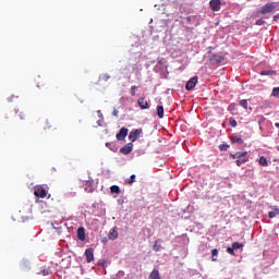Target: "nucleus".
Here are the masks:
<instances>
[{"label":"nucleus","mask_w":279,"mask_h":279,"mask_svg":"<svg viewBox=\"0 0 279 279\" xmlns=\"http://www.w3.org/2000/svg\"><path fill=\"white\" fill-rule=\"evenodd\" d=\"M250 161V157H247V151L240 153L238 160H235V165L241 167V165H245V162Z\"/></svg>","instance_id":"1"},{"label":"nucleus","mask_w":279,"mask_h":279,"mask_svg":"<svg viewBox=\"0 0 279 279\" xmlns=\"http://www.w3.org/2000/svg\"><path fill=\"white\" fill-rule=\"evenodd\" d=\"M143 134V129H136L134 131H131L129 134V141L132 143H136L138 141V136Z\"/></svg>","instance_id":"2"},{"label":"nucleus","mask_w":279,"mask_h":279,"mask_svg":"<svg viewBox=\"0 0 279 279\" xmlns=\"http://www.w3.org/2000/svg\"><path fill=\"white\" fill-rule=\"evenodd\" d=\"M209 8L213 12H219L221 10V0H210Z\"/></svg>","instance_id":"3"},{"label":"nucleus","mask_w":279,"mask_h":279,"mask_svg":"<svg viewBox=\"0 0 279 279\" xmlns=\"http://www.w3.org/2000/svg\"><path fill=\"white\" fill-rule=\"evenodd\" d=\"M276 10V5L274 3H266L260 9V14H269L270 12H274Z\"/></svg>","instance_id":"4"},{"label":"nucleus","mask_w":279,"mask_h":279,"mask_svg":"<svg viewBox=\"0 0 279 279\" xmlns=\"http://www.w3.org/2000/svg\"><path fill=\"white\" fill-rule=\"evenodd\" d=\"M34 195L35 197L45 198L47 197V190H45L43 186H37L35 187Z\"/></svg>","instance_id":"5"},{"label":"nucleus","mask_w":279,"mask_h":279,"mask_svg":"<svg viewBox=\"0 0 279 279\" xmlns=\"http://www.w3.org/2000/svg\"><path fill=\"white\" fill-rule=\"evenodd\" d=\"M137 104H138L140 108H141V110H149V102L147 101L146 97H141L137 100Z\"/></svg>","instance_id":"6"},{"label":"nucleus","mask_w":279,"mask_h":279,"mask_svg":"<svg viewBox=\"0 0 279 279\" xmlns=\"http://www.w3.org/2000/svg\"><path fill=\"white\" fill-rule=\"evenodd\" d=\"M132 149H134V144L128 143L120 149V154L128 156V154H132Z\"/></svg>","instance_id":"7"},{"label":"nucleus","mask_w":279,"mask_h":279,"mask_svg":"<svg viewBox=\"0 0 279 279\" xmlns=\"http://www.w3.org/2000/svg\"><path fill=\"white\" fill-rule=\"evenodd\" d=\"M85 256L87 263H93L95 260V250L94 248H86Z\"/></svg>","instance_id":"8"},{"label":"nucleus","mask_w":279,"mask_h":279,"mask_svg":"<svg viewBox=\"0 0 279 279\" xmlns=\"http://www.w3.org/2000/svg\"><path fill=\"white\" fill-rule=\"evenodd\" d=\"M197 76H193L190 81H187L185 88L186 90H193L195 86H197Z\"/></svg>","instance_id":"9"},{"label":"nucleus","mask_w":279,"mask_h":279,"mask_svg":"<svg viewBox=\"0 0 279 279\" xmlns=\"http://www.w3.org/2000/svg\"><path fill=\"white\" fill-rule=\"evenodd\" d=\"M128 128H122L119 133H117L116 137L117 141H125V137L128 136Z\"/></svg>","instance_id":"10"},{"label":"nucleus","mask_w":279,"mask_h":279,"mask_svg":"<svg viewBox=\"0 0 279 279\" xmlns=\"http://www.w3.org/2000/svg\"><path fill=\"white\" fill-rule=\"evenodd\" d=\"M77 239L80 241H86V230L84 229V227H80L77 229Z\"/></svg>","instance_id":"11"},{"label":"nucleus","mask_w":279,"mask_h":279,"mask_svg":"<svg viewBox=\"0 0 279 279\" xmlns=\"http://www.w3.org/2000/svg\"><path fill=\"white\" fill-rule=\"evenodd\" d=\"M210 62H214L215 64H221V62H223V57L219 54H213L210 58Z\"/></svg>","instance_id":"12"},{"label":"nucleus","mask_w":279,"mask_h":279,"mask_svg":"<svg viewBox=\"0 0 279 279\" xmlns=\"http://www.w3.org/2000/svg\"><path fill=\"white\" fill-rule=\"evenodd\" d=\"M109 239L110 241H116V239H118L119 236V231H117V228H113L110 232H109Z\"/></svg>","instance_id":"13"},{"label":"nucleus","mask_w":279,"mask_h":279,"mask_svg":"<svg viewBox=\"0 0 279 279\" xmlns=\"http://www.w3.org/2000/svg\"><path fill=\"white\" fill-rule=\"evenodd\" d=\"M231 143L238 144V145H243V138L239 137L238 135H232L231 136Z\"/></svg>","instance_id":"14"},{"label":"nucleus","mask_w":279,"mask_h":279,"mask_svg":"<svg viewBox=\"0 0 279 279\" xmlns=\"http://www.w3.org/2000/svg\"><path fill=\"white\" fill-rule=\"evenodd\" d=\"M149 278H150V279H161V278H160V271H158V269L155 268V269L150 272Z\"/></svg>","instance_id":"15"},{"label":"nucleus","mask_w":279,"mask_h":279,"mask_svg":"<svg viewBox=\"0 0 279 279\" xmlns=\"http://www.w3.org/2000/svg\"><path fill=\"white\" fill-rule=\"evenodd\" d=\"M157 117H159V119H162L165 117V107L157 106Z\"/></svg>","instance_id":"16"},{"label":"nucleus","mask_w":279,"mask_h":279,"mask_svg":"<svg viewBox=\"0 0 279 279\" xmlns=\"http://www.w3.org/2000/svg\"><path fill=\"white\" fill-rule=\"evenodd\" d=\"M85 191H86V193H93V191H95L93 189V181H86Z\"/></svg>","instance_id":"17"},{"label":"nucleus","mask_w":279,"mask_h":279,"mask_svg":"<svg viewBox=\"0 0 279 279\" xmlns=\"http://www.w3.org/2000/svg\"><path fill=\"white\" fill-rule=\"evenodd\" d=\"M258 162L262 167H269V161H267V158H265V156L259 157Z\"/></svg>","instance_id":"18"},{"label":"nucleus","mask_w":279,"mask_h":279,"mask_svg":"<svg viewBox=\"0 0 279 279\" xmlns=\"http://www.w3.org/2000/svg\"><path fill=\"white\" fill-rule=\"evenodd\" d=\"M278 215H279V209L278 208H275L272 211L268 213L269 219H274V217H278Z\"/></svg>","instance_id":"19"},{"label":"nucleus","mask_w":279,"mask_h":279,"mask_svg":"<svg viewBox=\"0 0 279 279\" xmlns=\"http://www.w3.org/2000/svg\"><path fill=\"white\" fill-rule=\"evenodd\" d=\"M153 250H154V252H160V250H162V245L160 243H158V241H155V243L153 245Z\"/></svg>","instance_id":"20"},{"label":"nucleus","mask_w":279,"mask_h":279,"mask_svg":"<svg viewBox=\"0 0 279 279\" xmlns=\"http://www.w3.org/2000/svg\"><path fill=\"white\" fill-rule=\"evenodd\" d=\"M259 75H276V71L274 70L262 71Z\"/></svg>","instance_id":"21"},{"label":"nucleus","mask_w":279,"mask_h":279,"mask_svg":"<svg viewBox=\"0 0 279 279\" xmlns=\"http://www.w3.org/2000/svg\"><path fill=\"white\" fill-rule=\"evenodd\" d=\"M110 191H111V193H116L117 195H119V193H121V189H119L118 185H112L110 187Z\"/></svg>","instance_id":"22"},{"label":"nucleus","mask_w":279,"mask_h":279,"mask_svg":"<svg viewBox=\"0 0 279 279\" xmlns=\"http://www.w3.org/2000/svg\"><path fill=\"white\" fill-rule=\"evenodd\" d=\"M125 182L126 184H134L136 182V174H132Z\"/></svg>","instance_id":"23"},{"label":"nucleus","mask_w":279,"mask_h":279,"mask_svg":"<svg viewBox=\"0 0 279 279\" xmlns=\"http://www.w3.org/2000/svg\"><path fill=\"white\" fill-rule=\"evenodd\" d=\"M219 149H220V151H228V149H230V145L221 144V145H219Z\"/></svg>","instance_id":"24"},{"label":"nucleus","mask_w":279,"mask_h":279,"mask_svg":"<svg viewBox=\"0 0 279 279\" xmlns=\"http://www.w3.org/2000/svg\"><path fill=\"white\" fill-rule=\"evenodd\" d=\"M240 106H241L242 108H244V110H247V100H246V99L240 100Z\"/></svg>","instance_id":"25"},{"label":"nucleus","mask_w":279,"mask_h":279,"mask_svg":"<svg viewBox=\"0 0 279 279\" xmlns=\"http://www.w3.org/2000/svg\"><path fill=\"white\" fill-rule=\"evenodd\" d=\"M228 110H229V112H234V110H236V104H230L229 106H228Z\"/></svg>","instance_id":"26"},{"label":"nucleus","mask_w":279,"mask_h":279,"mask_svg":"<svg viewBox=\"0 0 279 279\" xmlns=\"http://www.w3.org/2000/svg\"><path fill=\"white\" fill-rule=\"evenodd\" d=\"M229 123H230L231 128H236V125H238L236 120L234 118H230Z\"/></svg>","instance_id":"27"},{"label":"nucleus","mask_w":279,"mask_h":279,"mask_svg":"<svg viewBox=\"0 0 279 279\" xmlns=\"http://www.w3.org/2000/svg\"><path fill=\"white\" fill-rule=\"evenodd\" d=\"M232 247H233V250H241V247H243V244H241V243H239V242H234V243L232 244Z\"/></svg>","instance_id":"28"},{"label":"nucleus","mask_w":279,"mask_h":279,"mask_svg":"<svg viewBox=\"0 0 279 279\" xmlns=\"http://www.w3.org/2000/svg\"><path fill=\"white\" fill-rule=\"evenodd\" d=\"M136 88H138V87H136L135 85H133V86L131 87L130 93H131V96H132V97H135V96H136Z\"/></svg>","instance_id":"29"},{"label":"nucleus","mask_w":279,"mask_h":279,"mask_svg":"<svg viewBox=\"0 0 279 279\" xmlns=\"http://www.w3.org/2000/svg\"><path fill=\"white\" fill-rule=\"evenodd\" d=\"M106 147H109L111 149V151H117V149L114 148V144L113 143L107 142L106 143Z\"/></svg>","instance_id":"30"},{"label":"nucleus","mask_w":279,"mask_h":279,"mask_svg":"<svg viewBox=\"0 0 279 279\" xmlns=\"http://www.w3.org/2000/svg\"><path fill=\"white\" fill-rule=\"evenodd\" d=\"M100 80H101L102 82H108V80H110V74H102V75L100 76Z\"/></svg>","instance_id":"31"},{"label":"nucleus","mask_w":279,"mask_h":279,"mask_svg":"<svg viewBox=\"0 0 279 279\" xmlns=\"http://www.w3.org/2000/svg\"><path fill=\"white\" fill-rule=\"evenodd\" d=\"M272 97H279V87H275L271 93Z\"/></svg>","instance_id":"32"},{"label":"nucleus","mask_w":279,"mask_h":279,"mask_svg":"<svg viewBox=\"0 0 279 279\" xmlns=\"http://www.w3.org/2000/svg\"><path fill=\"white\" fill-rule=\"evenodd\" d=\"M240 155H241V151H238L235 154H230V157L233 158V160H239Z\"/></svg>","instance_id":"33"},{"label":"nucleus","mask_w":279,"mask_h":279,"mask_svg":"<svg viewBox=\"0 0 279 279\" xmlns=\"http://www.w3.org/2000/svg\"><path fill=\"white\" fill-rule=\"evenodd\" d=\"M227 252H228V254H231V256H234V248H233V246H228L227 247Z\"/></svg>","instance_id":"34"},{"label":"nucleus","mask_w":279,"mask_h":279,"mask_svg":"<svg viewBox=\"0 0 279 279\" xmlns=\"http://www.w3.org/2000/svg\"><path fill=\"white\" fill-rule=\"evenodd\" d=\"M219 255V251L217 248H214L211 251V256L215 257V256H218Z\"/></svg>","instance_id":"35"},{"label":"nucleus","mask_w":279,"mask_h":279,"mask_svg":"<svg viewBox=\"0 0 279 279\" xmlns=\"http://www.w3.org/2000/svg\"><path fill=\"white\" fill-rule=\"evenodd\" d=\"M112 114H113V117H119V110L114 109V110L112 111Z\"/></svg>","instance_id":"36"},{"label":"nucleus","mask_w":279,"mask_h":279,"mask_svg":"<svg viewBox=\"0 0 279 279\" xmlns=\"http://www.w3.org/2000/svg\"><path fill=\"white\" fill-rule=\"evenodd\" d=\"M50 128H51V122L47 121V122H46V129H47V130H50Z\"/></svg>","instance_id":"37"},{"label":"nucleus","mask_w":279,"mask_h":279,"mask_svg":"<svg viewBox=\"0 0 279 279\" xmlns=\"http://www.w3.org/2000/svg\"><path fill=\"white\" fill-rule=\"evenodd\" d=\"M185 21H186L187 23H191L192 17H191V16H187V17H185Z\"/></svg>","instance_id":"38"},{"label":"nucleus","mask_w":279,"mask_h":279,"mask_svg":"<svg viewBox=\"0 0 279 279\" xmlns=\"http://www.w3.org/2000/svg\"><path fill=\"white\" fill-rule=\"evenodd\" d=\"M20 119H25V114L23 112L20 113Z\"/></svg>","instance_id":"39"},{"label":"nucleus","mask_w":279,"mask_h":279,"mask_svg":"<svg viewBox=\"0 0 279 279\" xmlns=\"http://www.w3.org/2000/svg\"><path fill=\"white\" fill-rule=\"evenodd\" d=\"M275 125L279 129V123L277 122V123H275Z\"/></svg>","instance_id":"40"},{"label":"nucleus","mask_w":279,"mask_h":279,"mask_svg":"<svg viewBox=\"0 0 279 279\" xmlns=\"http://www.w3.org/2000/svg\"><path fill=\"white\" fill-rule=\"evenodd\" d=\"M213 260H217L216 258H213Z\"/></svg>","instance_id":"41"}]
</instances>
